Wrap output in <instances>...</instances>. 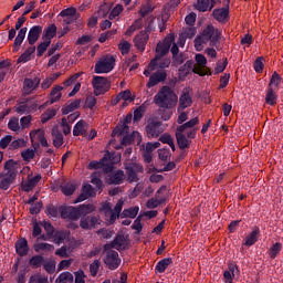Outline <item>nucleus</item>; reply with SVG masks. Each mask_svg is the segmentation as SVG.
<instances>
[{
  "label": "nucleus",
  "instance_id": "1",
  "mask_svg": "<svg viewBox=\"0 0 283 283\" xmlns=\"http://www.w3.org/2000/svg\"><path fill=\"white\" fill-rule=\"evenodd\" d=\"M155 104L163 109H174L178 105V95L169 86H163L155 95Z\"/></svg>",
  "mask_w": 283,
  "mask_h": 283
},
{
  "label": "nucleus",
  "instance_id": "2",
  "mask_svg": "<svg viewBox=\"0 0 283 283\" xmlns=\"http://www.w3.org/2000/svg\"><path fill=\"white\" fill-rule=\"evenodd\" d=\"M220 30L213 28V25H208L206 29H203V31L201 32V34L196 38L195 40V48L198 52H200V50H202L203 45H206V43H209L210 41V45H216V43H218V41H220Z\"/></svg>",
  "mask_w": 283,
  "mask_h": 283
},
{
  "label": "nucleus",
  "instance_id": "3",
  "mask_svg": "<svg viewBox=\"0 0 283 283\" xmlns=\"http://www.w3.org/2000/svg\"><path fill=\"white\" fill-rule=\"evenodd\" d=\"M124 205L125 200L119 199L114 209H112V203H104L102 206V211L104 212V218L107 224H114V222L120 218V211H123Z\"/></svg>",
  "mask_w": 283,
  "mask_h": 283
},
{
  "label": "nucleus",
  "instance_id": "4",
  "mask_svg": "<svg viewBox=\"0 0 283 283\" xmlns=\"http://www.w3.org/2000/svg\"><path fill=\"white\" fill-rule=\"evenodd\" d=\"M147 21L148 25L146 27L145 31L139 32V34H137L134 39L135 48H137L139 52H145V48L149 41V32H151V30H156V25H154L156 18L150 17L147 19Z\"/></svg>",
  "mask_w": 283,
  "mask_h": 283
},
{
  "label": "nucleus",
  "instance_id": "5",
  "mask_svg": "<svg viewBox=\"0 0 283 283\" xmlns=\"http://www.w3.org/2000/svg\"><path fill=\"white\" fill-rule=\"evenodd\" d=\"M116 65V57L113 55H104L102 56L94 66L95 74H109L114 66Z\"/></svg>",
  "mask_w": 283,
  "mask_h": 283
},
{
  "label": "nucleus",
  "instance_id": "6",
  "mask_svg": "<svg viewBox=\"0 0 283 283\" xmlns=\"http://www.w3.org/2000/svg\"><path fill=\"white\" fill-rule=\"evenodd\" d=\"M92 86L94 90L95 96H101L106 92H109V87H112V83L107 77L95 75L92 78Z\"/></svg>",
  "mask_w": 283,
  "mask_h": 283
},
{
  "label": "nucleus",
  "instance_id": "7",
  "mask_svg": "<svg viewBox=\"0 0 283 283\" xmlns=\"http://www.w3.org/2000/svg\"><path fill=\"white\" fill-rule=\"evenodd\" d=\"M105 251V255H104V264L107 266V269H109V271H116V269H118V266H120V256L118 255V252L108 249V250H104Z\"/></svg>",
  "mask_w": 283,
  "mask_h": 283
},
{
  "label": "nucleus",
  "instance_id": "8",
  "mask_svg": "<svg viewBox=\"0 0 283 283\" xmlns=\"http://www.w3.org/2000/svg\"><path fill=\"white\" fill-rule=\"evenodd\" d=\"M192 90L191 87H185L181 91V94L179 96V106L177 108V112H185L188 107H191L193 105V98L191 97Z\"/></svg>",
  "mask_w": 283,
  "mask_h": 283
},
{
  "label": "nucleus",
  "instance_id": "9",
  "mask_svg": "<svg viewBox=\"0 0 283 283\" xmlns=\"http://www.w3.org/2000/svg\"><path fill=\"white\" fill-rule=\"evenodd\" d=\"M196 64H193V73L199 76H207L209 69H207V57L203 54H196L195 56Z\"/></svg>",
  "mask_w": 283,
  "mask_h": 283
},
{
  "label": "nucleus",
  "instance_id": "10",
  "mask_svg": "<svg viewBox=\"0 0 283 283\" xmlns=\"http://www.w3.org/2000/svg\"><path fill=\"white\" fill-rule=\"evenodd\" d=\"M129 241L123 234H117L116 238L111 242L104 245V251H108V249H116V251H125Z\"/></svg>",
  "mask_w": 283,
  "mask_h": 283
},
{
  "label": "nucleus",
  "instance_id": "11",
  "mask_svg": "<svg viewBox=\"0 0 283 283\" xmlns=\"http://www.w3.org/2000/svg\"><path fill=\"white\" fill-rule=\"evenodd\" d=\"M126 175L130 182H138V174H143V166L134 163L125 164Z\"/></svg>",
  "mask_w": 283,
  "mask_h": 283
},
{
  "label": "nucleus",
  "instance_id": "12",
  "mask_svg": "<svg viewBox=\"0 0 283 283\" xmlns=\"http://www.w3.org/2000/svg\"><path fill=\"white\" fill-rule=\"evenodd\" d=\"M60 214L63 220H73L76 221L78 217V208L74 206H62L60 207Z\"/></svg>",
  "mask_w": 283,
  "mask_h": 283
},
{
  "label": "nucleus",
  "instance_id": "13",
  "mask_svg": "<svg viewBox=\"0 0 283 283\" xmlns=\"http://www.w3.org/2000/svg\"><path fill=\"white\" fill-rule=\"evenodd\" d=\"M96 224H101V217H98V216L82 217L80 220V227H81V229H84L85 231L96 229Z\"/></svg>",
  "mask_w": 283,
  "mask_h": 283
},
{
  "label": "nucleus",
  "instance_id": "14",
  "mask_svg": "<svg viewBox=\"0 0 283 283\" xmlns=\"http://www.w3.org/2000/svg\"><path fill=\"white\" fill-rule=\"evenodd\" d=\"M132 114L126 115L124 120L119 122L118 125L112 133V136H125V134H129V123H132Z\"/></svg>",
  "mask_w": 283,
  "mask_h": 283
},
{
  "label": "nucleus",
  "instance_id": "15",
  "mask_svg": "<svg viewBox=\"0 0 283 283\" xmlns=\"http://www.w3.org/2000/svg\"><path fill=\"white\" fill-rule=\"evenodd\" d=\"M20 169H21V164H19L14 159H9L4 163V170H7V172H4V176H8L13 180L17 178V175L19 174Z\"/></svg>",
  "mask_w": 283,
  "mask_h": 283
},
{
  "label": "nucleus",
  "instance_id": "16",
  "mask_svg": "<svg viewBox=\"0 0 283 283\" xmlns=\"http://www.w3.org/2000/svg\"><path fill=\"white\" fill-rule=\"evenodd\" d=\"M35 107H36V104H34V101L24 99L19 102L14 106V111L17 112V114H30V112H34Z\"/></svg>",
  "mask_w": 283,
  "mask_h": 283
},
{
  "label": "nucleus",
  "instance_id": "17",
  "mask_svg": "<svg viewBox=\"0 0 283 283\" xmlns=\"http://www.w3.org/2000/svg\"><path fill=\"white\" fill-rule=\"evenodd\" d=\"M174 43V36L167 35L163 42H159L156 48V56H165L171 50V44Z\"/></svg>",
  "mask_w": 283,
  "mask_h": 283
},
{
  "label": "nucleus",
  "instance_id": "18",
  "mask_svg": "<svg viewBox=\"0 0 283 283\" xmlns=\"http://www.w3.org/2000/svg\"><path fill=\"white\" fill-rule=\"evenodd\" d=\"M165 191H167V187L161 186L157 190L155 198H151L146 202L147 209H156V207H158L159 205H163V202H165L166 199L165 197L160 196V193H165Z\"/></svg>",
  "mask_w": 283,
  "mask_h": 283
},
{
  "label": "nucleus",
  "instance_id": "19",
  "mask_svg": "<svg viewBox=\"0 0 283 283\" xmlns=\"http://www.w3.org/2000/svg\"><path fill=\"white\" fill-rule=\"evenodd\" d=\"M169 65H171V60L156 55L148 64V67L149 70H165V67H169Z\"/></svg>",
  "mask_w": 283,
  "mask_h": 283
},
{
  "label": "nucleus",
  "instance_id": "20",
  "mask_svg": "<svg viewBox=\"0 0 283 283\" xmlns=\"http://www.w3.org/2000/svg\"><path fill=\"white\" fill-rule=\"evenodd\" d=\"M107 163H114V153L106 151L99 161H91L88 164V169H101L106 167Z\"/></svg>",
  "mask_w": 283,
  "mask_h": 283
},
{
  "label": "nucleus",
  "instance_id": "21",
  "mask_svg": "<svg viewBox=\"0 0 283 283\" xmlns=\"http://www.w3.org/2000/svg\"><path fill=\"white\" fill-rule=\"evenodd\" d=\"M146 132L148 136H151L153 138H158L163 132H165V128L163 127V123L160 122H150L146 126Z\"/></svg>",
  "mask_w": 283,
  "mask_h": 283
},
{
  "label": "nucleus",
  "instance_id": "22",
  "mask_svg": "<svg viewBox=\"0 0 283 283\" xmlns=\"http://www.w3.org/2000/svg\"><path fill=\"white\" fill-rule=\"evenodd\" d=\"M193 8L198 12H211L216 8V0H197Z\"/></svg>",
  "mask_w": 283,
  "mask_h": 283
},
{
  "label": "nucleus",
  "instance_id": "23",
  "mask_svg": "<svg viewBox=\"0 0 283 283\" xmlns=\"http://www.w3.org/2000/svg\"><path fill=\"white\" fill-rule=\"evenodd\" d=\"M94 196H96V191L94 190V187H92V185L90 184H85L82 187V193L76 198L75 203L83 202L87 200V198H94Z\"/></svg>",
  "mask_w": 283,
  "mask_h": 283
},
{
  "label": "nucleus",
  "instance_id": "24",
  "mask_svg": "<svg viewBox=\"0 0 283 283\" xmlns=\"http://www.w3.org/2000/svg\"><path fill=\"white\" fill-rule=\"evenodd\" d=\"M28 251H30V247L28 245V239H19L15 242V253H18L20 258H25V255H28Z\"/></svg>",
  "mask_w": 283,
  "mask_h": 283
},
{
  "label": "nucleus",
  "instance_id": "25",
  "mask_svg": "<svg viewBox=\"0 0 283 283\" xmlns=\"http://www.w3.org/2000/svg\"><path fill=\"white\" fill-rule=\"evenodd\" d=\"M88 129H90V124L81 119L73 127V136H87Z\"/></svg>",
  "mask_w": 283,
  "mask_h": 283
},
{
  "label": "nucleus",
  "instance_id": "26",
  "mask_svg": "<svg viewBox=\"0 0 283 283\" xmlns=\"http://www.w3.org/2000/svg\"><path fill=\"white\" fill-rule=\"evenodd\" d=\"M41 32H43V28H41V25H34L29 30V33H28L29 45H34V43L39 41V38L41 36Z\"/></svg>",
  "mask_w": 283,
  "mask_h": 283
},
{
  "label": "nucleus",
  "instance_id": "27",
  "mask_svg": "<svg viewBox=\"0 0 283 283\" xmlns=\"http://www.w3.org/2000/svg\"><path fill=\"white\" fill-rule=\"evenodd\" d=\"M30 138H31V143H36V140H39L42 147H49L48 139L45 138V134H43V130L41 129L32 130L30 133Z\"/></svg>",
  "mask_w": 283,
  "mask_h": 283
},
{
  "label": "nucleus",
  "instance_id": "28",
  "mask_svg": "<svg viewBox=\"0 0 283 283\" xmlns=\"http://www.w3.org/2000/svg\"><path fill=\"white\" fill-rule=\"evenodd\" d=\"M40 180H41V175L28 178L27 181L21 184L22 191H25V193H30V191H32V189H34V187L39 185Z\"/></svg>",
  "mask_w": 283,
  "mask_h": 283
},
{
  "label": "nucleus",
  "instance_id": "29",
  "mask_svg": "<svg viewBox=\"0 0 283 283\" xmlns=\"http://www.w3.org/2000/svg\"><path fill=\"white\" fill-rule=\"evenodd\" d=\"M167 78V73L165 71L156 72L150 75L149 81L147 83V87H155L159 83H163Z\"/></svg>",
  "mask_w": 283,
  "mask_h": 283
},
{
  "label": "nucleus",
  "instance_id": "30",
  "mask_svg": "<svg viewBox=\"0 0 283 283\" xmlns=\"http://www.w3.org/2000/svg\"><path fill=\"white\" fill-rule=\"evenodd\" d=\"M167 78V73L165 71L156 72L150 75L149 81L147 83V87H155L159 83H163Z\"/></svg>",
  "mask_w": 283,
  "mask_h": 283
},
{
  "label": "nucleus",
  "instance_id": "31",
  "mask_svg": "<svg viewBox=\"0 0 283 283\" xmlns=\"http://www.w3.org/2000/svg\"><path fill=\"white\" fill-rule=\"evenodd\" d=\"M41 83V80L39 77L32 78H25L23 83V90L27 94H31V92H34L39 87Z\"/></svg>",
  "mask_w": 283,
  "mask_h": 283
},
{
  "label": "nucleus",
  "instance_id": "32",
  "mask_svg": "<svg viewBox=\"0 0 283 283\" xmlns=\"http://www.w3.org/2000/svg\"><path fill=\"white\" fill-rule=\"evenodd\" d=\"M133 143H137L140 145L143 143V136H140V133L138 132H133L130 135H126L122 139V145H132Z\"/></svg>",
  "mask_w": 283,
  "mask_h": 283
},
{
  "label": "nucleus",
  "instance_id": "33",
  "mask_svg": "<svg viewBox=\"0 0 283 283\" xmlns=\"http://www.w3.org/2000/svg\"><path fill=\"white\" fill-rule=\"evenodd\" d=\"M193 72V61H187L182 66L179 67V78L180 81H185L189 74Z\"/></svg>",
  "mask_w": 283,
  "mask_h": 283
},
{
  "label": "nucleus",
  "instance_id": "34",
  "mask_svg": "<svg viewBox=\"0 0 283 283\" xmlns=\"http://www.w3.org/2000/svg\"><path fill=\"white\" fill-rule=\"evenodd\" d=\"M94 211H96V206H94V203H83L77 207L80 218H86L90 213H94Z\"/></svg>",
  "mask_w": 283,
  "mask_h": 283
},
{
  "label": "nucleus",
  "instance_id": "35",
  "mask_svg": "<svg viewBox=\"0 0 283 283\" xmlns=\"http://www.w3.org/2000/svg\"><path fill=\"white\" fill-rule=\"evenodd\" d=\"M216 21H219V23H224L227 19H229V7H224L221 9H214L212 12Z\"/></svg>",
  "mask_w": 283,
  "mask_h": 283
},
{
  "label": "nucleus",
  "instance_id": "36",
  "mask_svg": "<svg viewBox=\"0 0 283 283\" xmlns=\"http://www.w3.org/2000/svg\"><path fill=\"white\" fill-rule=\"evenodd\" d=\"M25 34H28V28L24 27L19 30L13 43V52H19V49L21 48L23 41H25Z\"/></svg>",
  "mask_w": 283,
  "mask_h": 283
},
{
  "label": "nucleus",
  "instance_id": "37",
  "mask_svg": "<svg viewBox=\"0 0 283 283\" xmlns=\"http://www.w3.org/2000/svg\"><path fill=\"white\" fill-rule=\"evenodd\" d=\"M34 52H36V46H34V44H30V46L27 48V50L18 59V63H28V61L32 60Z\"/></svg>",
  "mask_w": 283,
  "mask_h": 283
},
{
  "label": "nucleus",
  "instance_id": "38",
  "mask_svg": "<svg viewBox=\"0 0 283 283\" xmlns=\"http://www.w3.org/2000/svg\"><path fill=\"white\" fill-rule=\"evenodd\" d=\"M174 264V259L171 258H166L157 262L155 266V271L157 273H165L167 271V268L171 266Z\"/></svg>",
  "mask_w": 283,
  "mask_h": 283
},
{
  "label": "nucleus",
  "instance_id": "39",
  "mask_svg": "<svg viewBox=\"0 0 283 283\" xmlns=\"http://www.w3.org/2000/svg\"><path fill=\"white\" fill-rule=\"evenodd\" d=\"M258 238H260V228L255 227L253 231L245 238L244 245L253 247L258 242Z\"/></svg>",
  "mask_w": 283,
  "mask_h": 283
},
{
  "label": "nucleus",
  "instance_id": "40",
  "mask_svg": "<svg viewBox=\"0 0 283 283\" xmlns=\"http://www.w3.org/2000/svg\"><path fill=\"white\" fill-rule=\"evenodd\" d=\"M123 180H125V172L123 170H117L108 176L109 185H122Z\"/></svg>",
  "mask_w": 283,
  "mask_h": 283
},
{
  "label": "nucleus",
  "instance_id": "41",
  "mask_svg": "<svg viewBox=\"0 0 283 283\" xmlns=\"http://www.w3.org/2000/svg\"><path fill=\"white\" fill-rule=\"evenodd\" d=\"M176 138L179 149H187V147H189L190 142L189 139H187V135H185V132H180L177 128Z\"/></svg>",
  "mask_w": 283,
  "mask_h": 283
},
{
  "label": "nucleus",
  "instance_id": "42",
  "mask_svg": "<svg viewBox=\"0 0 283 283\" xmlns=\"http://www.w3.org/2000/svg\"><path fill=\"white\" fill-rule=\"evenodd\" d=\"M33 249L35 251V253H41V251H44V253H52V251H54V245L50 244V243H35L33 245Z\"/></svg>",
  "mask_w": 283,
  "mask_h": 283
},
{
  "label": "nucleus",
  "instance_id": "43",
  "mask_svg": "<svg viewBox=\"0 0 283 283\" xmlns=\"http://www.w3.org/2000/svg\"><path fill=\"white\" fill-rule=\"evenodd\" d=\"M61 191L64 196H72L76 191V182L70 181L61 186Z\"/></svg>",
  "mask_w": 283,
  "mask_h": 283
},
{
  "label": "nucleus",
  "instance_id": "44",
  "mask_svg": "<svg viewBox=\"0 0 283 283\" xmlns=\"http://www.w3.org/2000/svg\"><path fill=\"white\" fill-rule=\"evenodd\" d=\"M54 36H56V24H51L44 31L43 41H50V43H52V39H54Z\"/></svg>",
  "mask_w": 283,
  "mask_h": 283
},
{
  "label": "nucleus",
  "instance_id": "45",
  "mask_svg": "<svg viewBox=\"0 0 283 283\" xmlns=\"http://www.w3.org/2000/svg\"><path fill=\"white\" fill-rule=\"evenodd\" d=\"M198 123H200V120L198 119V117H195L179 126L177 129L178 132H185L186 129H196V125H198Z\"/></svg>",
  "mask_w": 283,
  "mask_h": 283
},
{
  "label": "nucleus",
  "instance_id": "46",
  "mask_svg": "<svg viewBox=\"0 0 283 283\" xmlns=\"http://www.w3.org/2000/svg\"><path fill=\"white\" fill-rule=\"evenodd\" d=\"M56 283H72L74 275L71 272H62L55 280Z\"/></svg>",
  "mask_w": 283,
  "mask_h": 283
},
{
  "label": "nucleus",
  "instance_id": "47",
  "mask_svg": "<svg viewBox=\"0 0 283 283\" xmlns=\"http://www.w3.org/2000/svg\"><path fill=\"white\" fill-rule=\"evenodd\" d=\"M51 134H52V138H53V145L57 148L62 147V145H63V134L60 133L59 129H53Z\"/></svg>",
  "mask_w": 283,
  "mask_h": 283
},
{
  "label": "nucleus",
  "instance_id": "48",
  "mask_svg": "<svg viewBox=\"0 0 283 283\" xmlns=\"http://www.w3.org/2000/svg\"><path fill=\"white\" fill-rule=\"evenodd\" d=\"M44 259L42 255H33L29 260V264L32 269H41L43 266Z\"/></svg>",
  "mask_w": 283,
  "mask_h": 283
},
{
  "label": "nucleus",
  "instance_id": "49",
  "mask_svg": "<svg viewBox=\"0 0 283 283\" xmlns=\"http://www.w3.org/2000/svg\"><path fill=\"white\" fill-rule=\"evenodd\" d=\"M14 182V179L12 177H9L8 175H2V178L0 180V189L3 191H8L10 189V186Z\"/></svg>",
  "mask_w": 283,
  "mask_h": 283
},
{
  "label": "nucleus",
  "instance_id": "50",
  "mask_svg": "<svg viewBox=\"0 0 283 283\" xmlns=\"http://www.w3.org/2000/svg\"><path fill=\"white\" fill-rule=\"evenodd\" d=\"M78 107H81V102L78 99L73 101L62 108V114H71V112H74V109H78Z\"/></svg>",
  "mask_w": 283,
  "mask_h": 283
},
{
  "label": "nucleus",
  "instance_id": "51",
  "mask_svg": "<svg viewBox=\"0 0 283 283\" xmlns=\"http://www.w3.org/2000/svg\"><path fill=\"white\" fill-rule=\"evenodd\" d=\"M280 83H282V77H280V74H277V72H274L270 80L269 88L279 90Z\"/></svg>",
  "mask_w": 283,
  "mask_h": 283
},
{
  "label": "nucleus",
  "instance_id": "52",
  "mask_svg": "<svg viewBox=\"0 0 283 283\" xmlns=\"http://www.w3.org/2000/svg\"><path fill=\"white\" fill-rule=\"evenodd\" d=\"M138 211H140V208L138 206L124 209L122 212L123 218H136L138 216Z\"/></svg>",
  "mask_w": 283,
  "mask_h": 283
},
{
  "label": "nucleus",
  "instance_id": "53",
  "mask_svg": "<svg viewBox=\"0 0 283 283\" xmlns=\"http://www.w3.org/2000/svg\"><path fill=\"white\" fill-rule=\"evenodd\" d=\"M63 90V86H55L53 87V90L51 91V99H50V103L51 105L53 103H56L57 101H61V91Z\"/></svg>",
  "mask_w": 283,
  "mask_h": 283
},
{
  "label": "nucleus",
  "instance_id": "54",
  "mask_svg": "<svg viewBox=\"0 0 283 283\" xmlns=\"http://www.w3.org/2000/svg\"><path fill=\"white\" fill-rule=\"evenodd\" d=\"M34 156H36V150L32 148H28L21 153V157L24 163H30V160H33Z\"/></svg>",
  "mask_w": 283,
  "mask_h": 283
},
{
  "label": "nucleus",
  "instance_id": "55",
  "mask_svg": "<svg viewBox=\"0 0 283 283\" xmlns=\"http://www.w3.org/2000/svg\"><path fill=\"white\" fill-rule=\"evenodd\" d=\"M28 283H48V276L45 274L35 273L30 276Z\"/></svg>",
  "mask_w": 283,
  "mask_h": 283
},
{
  "label": "nucleus",
  "instance_id": "56",
  "mask_svg": "<svg viewBox=\"0 0 283 283\" xmlns=\"http://www.w3.org/2000/svg\"><path fill=\"white\" fill-rule=\"evenodd\" d=\"M282 251V243L276 242L270 248V258L272 260H275L277 255H280V252Z\"/></svg>",
  "mask_w": 283,
  "mask_h": 283
},
{
  "label": "nucleus",
  "instance_id": "57",
  "mask_svg": "<svg viewBox=\"0 0 283 283\" xmlns=\"http://www.w3.org/2000/svg\"><path fill=\"white\" fill-rule=\"evenodd\" d=\"M160 143H164V145H169V147L172 149V151H176V145L174 144V138L169 134H164L159 138Z\"/></svg>",
  "mask_w": 283,
  "mask_h": 283
},
{
  "label": "nucleus",
  "instance_id": "58",
  "mask_svg": "<svg viewBox=\"0 0 283 283\" xmlns=\"http://www.w3.org/2000/svg\"><path fill=\"white\" fill-rule=\"evenodd\" d=\"M265 102L268 105H275L277 103V95L273 92V88H269L265 95Z\"/></svg>",
  "mask_w": 283,
  "mask_h": 283
},
{
  "label": "nucleus",
  "instance_id": "59",
  "mask_svg": "<svg viewBox=\"0 0 283 283\" xmlns=\"http://www.w3.org/2000/svg\"><path fill=\"white\" fill-rule=\"evenodd\" d=\"M28 143L23 138H19L15 140H11V144L9 145V149L14 150V149H21L22 147H25Z\"/></svg>",
  "mask_w": 283,
  "mask_h": 283
},
{
  "label": "nucleus",
  "instance_id": "60",
  "mask_svg": "<svg viewBox=\"0 0 283 283\" xmlns=\"http://www.w3.org/2000/svg\"><path fill=\"white\" fill-rule=\"evenodd\" d=\"M50 42L49 40H43V42H41L38 48H36V55L41 56L42 54H45V51L48 50V48H50Z\"/></svg>",
  "mask_w": 283,
  "mask_h": 283
},
{
  "label": "nucleus",
  "instance_id": "61",
  "mask_svg": "<svg viewBox=\"0 0 283 283\" xmlns=\"http://www.w3.org/2000/svg\"><path fill=\"white\" fill-rule=\"evenodd\" d=\"M99 269H101V261L94 260L93 263L90 264V273L92 277H96V275H98Z\"/></svg>",
  "mask_w": 283,
  "mask_h": 283
},
{
  "label": "nucleus",
  "instance_id": "62",
  "mask_svg": "<svg viewBox=\"0 0 283 283\" xmlns=\"http://www.w3.org/2000/svg\"><path fill=\"white\" fill-rule=\"evenodd\" d=\"M8 128L11 132H21V125L19 124V118H12L8 123Z\"/></svg>",
  "mask_w": 283,
  "mask_h": 283
},
{
  "label": "nucleus",
  "instance_id": "63",
  "mask_svg": "<svg viewBox=\"0 0 283 283\" xmlns=\"http://www.w3.org/2000/svg\"><path fill=\"white\" fill-rule=\"evenodd\" d=\"M12 144V135H6L0 139V147L2 149H8L10 145Z\"/></svg>",
  "mask_w": 283,
  "mask_h": 283
},
{
  "label": "nucleus",
  "instance_id": "64",
  "mask_svg": "<svg viewBox=\"0 0 283 283\" xmlns=\"http://www.w3.org/2000/svg\"><path fill=\"white\" fill-rule=\"evenodd\" d=\"M74 283H85V272L83 270H77L76 272H74Z\"/></svg>",
  "mask_w": 283,
  "mask_h": 283
}]
</instances>
